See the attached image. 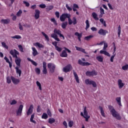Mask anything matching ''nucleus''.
<instances>
[{
  "label": "nucleus",
  "instance_id": "48",
  "mask_svg": "<svg viewBox=\"0 0 128 128\" xmlns=\"http://www.w3.org/2000/svg\"><path fill=\"white\" fill-rule=\"evenodd\" d=\"M17 103H18V102H16V100H13L10 102V104L11 106H14V104H16Z\"/></svg>",
  "mask_w": 128,
  "mask_h": 128
},
{
  "label": "nucleus",
  "instance_id": "61",
  "mask_svg": "<svg viewBox=\"0 0 128 128\" xmlns=\"http://www.w3.org/2000/svg\"><path fill=\"white\" fill-rule=\"evenodd\" d=\"M100 12L101 14H104V8H100Z\"/></svg>",
  "mask_w": 128,
  "mask_h": 128
},
{
  "label": "nucleus",
  "instance_id": "29",
  "mask_svg": "<svg viewBox=\"0 0 128 128\" xmlns=\"http://www.w3.org/2000/svg\"><path fill=\"white\" fill-rule=\"evenodd\" d=\"M15 69L16 70V74H18L19 75V76H22V70H20V67L16 66L15 68Z\"/></svg>",
  "mask_w": 128,
  "mask_h": 128
},
{
  "label": "nucleus",
  "instance_id": "12",
  "mask_svg": "<svg viewBox=\"0 0 128 128\" xmlns=\"http://www.w3.org/2000/svg\"><path fill=\"white\" fill-rule=\"evenodd\" d=\"M42 72L44 74H48V70L46 69V62H42Z\"/></svg>",
  "mask_w": 128,
  "mask_h": 128
},
{
  "label": "nucleus",
  "instance_id": "51",
  "mask_svg": "<svg viewBox=\"0 0 128 128\" xmlns=\"http://www.w3.org/2000/svg\"><path fill=\"white\" fill-rule=\"evenodd\" d=\"M18 48L21 52H24V48L22 45H18Z\"/></svg>",
  "mask_w": 128,
  "mask_h": 128
},
{
  "label": "nucleus",
  "instance_id": "58",
  "mask_svg": "<svg viewBox=\"0 0 128 128\" xmlns=\"http://www.w3.org/2000/svg\"><path fill=\"white\" fill-rule=\"evenodd\" d=\"M114 56H116V54L110 57V60L111 62H114Z\"/></svg>",
  "mask_w": 128,
  "mask_h": 128
},
{
  "label": "nucleus",
  "instance_id": "21",
  "mask_svg": "<svg viewBox=\"0 0 128 128\" xmlns=\"http://www.w3.org/2000/svg\"><path fill=\"white\" fill-rule=\"evenodd\" d=\"M75 48L76 50H78V52H84V54H86V50L78 46H76Z\"/></svg>",
  "mask_w": 128,
  "mask_h": 128
},
{
  "label": "nucleus",
  "instance_id": "23",
  "mask_svg": "<svg viewBox=\"0 0 128 128\" xmlns=\"http://www.w3.org/2000/svg\"><path fill=\"white\" fill-rule=\"evenodd\" d=\"M116 100L117 102V104L120 106H122V98L120 97L116 98Z\"/></svg>",
  "mask_w": 128,
  "mask_h": 128
},
{
  "label": "nucleus",
  "instance_id": "11",
  "mask_svg": "<svg viewBox=\"0 0 128 128\" xmlns=\"http://www.w3.org/2000/svg\"><path fill=\"white\" fill-rule=\"evenodd\" d=\"M98 34H100V36H106V34H108V31L106 30H104L102 28H100L98 32Z\"/></svg>",
  "mask_w": 128,
  "mask_h": 128
},
{
  "label": "nucleus",
  "instance_id": "60",
  "mask_svg": "<svg viewBox=\"0 0 128 128\" xmlns=\"http://www.w3.org/2000/svg\"><path fill=\"white\" fill-rule=\"evenodd\" d=\"M84 64L83 66H91L92 64L88 62H84Z\"/></svg>",
  "mask_w": 128,
  "mask_h": 128
},
{
  "label": "nucleus",
  "instance_id": "13",
  "mask_svg": "<svg viewBox=\"0 0 128 128\" xmlns=\"http://www.w3.org/2000/svg\"><path fill=\"white\" fill-rule=\"evenodd\" d=\"M22 108H24V105L20 104L19 106L18 110L16 112L17 116H22Z\"/></svg>",
  "mask_w": 128,
  "mask_h": 128
},
{
  "label": "nucleus",
  "instance_id": "64",
  "mask_svg": "<svg viewBox=\"0 0 128 128\" xmlns=\"http://www.w3.org/2000/svg\"><path fill=\"white\" fill-rule=\"evenodd\" d=\"M63 125H64L66 128H68V123H66V122L64 121L63 122Z\"/></svg>",
  "mask_w": 128,
  "mask_h": 128
},
{
  "label": "nucleus",
  "instance_id": "18",
  "mask_svg": "<svg viewBox=\"0 0 128 128\" xmlns=\"http://www.w3.org/2000/svg\"><path fill=\"white\" fill-rule=\"evenodd\" d=\"M118 82L119 88H122L124 86V84L122 82V80L120 79H119L118 81Z\"/></svg>",
  "mask_w": 128,
  "mask_h": 128
},
{
  "label": "nucleus",
  "instance_id": "43",
  "mask_svg": "<svg viewBox=\"0 0 128 128\" xmlns=\"http://www.w3.org/2000/svg\"><path fill=\"white\" fill-rule=\"evenodd\" d=\"M55 49L57 50V52H60L62 50V48L60 47H58V46L55 47Z\"/></svg>",
  "mask_w": 128,
  "mask_h": 128
},
{
  "label": "nucleus",
  "instance_id": "41",
  "mask_svg": "<svg viewBox=\"0 0 128 128\" xmlns=\"http://www.w3.org/2000/svg\"><path fill=\"white\" fill-rule=\"evenodd\" d=\"M86 30H88V28H90V22H88V20H86Z\"/></svg>",
  "mask_w": 128,
  "mask_h": 128
},
{
  "label": "nucleus",
  "instance_id": "5",
  "mask_svg": "<svg viewBox=\"0 0 128 128\" xmlns=\"http://www.w3.org/2000/svg\"><path fill=\"white\" fill-rule=\"evenodd\" d=\"M73 20V22H72ZM72 20L70 18V15L68 18V22L70 26H72V24H78V22L76 21V17H74Z\"/></svg>",
  "mask_w": 128,
  "mask_h": 128
},
{
  "label": "nucleus",
  "instance_id": "46",
  "mask_svg": "<svg viewBox=\"0 0 128 128\" xmlns=\"http://www.w3.org/2000/svg\"><path fill=\"white\" fill-rule=\"evenodd\" d=\"M36 84L39 88V90H42V84H40V82L38 81H36Z\"/></svg>",
  "mask_w": 128,
  "mask_h": 128
},
{
  "label": "nucleus",
  "instance_id": "36",
  "mask_svg": "<svg viewBox=\"0 0 128 128\" xmlns=\"http://www.w3.org/2000/svg\"><path fill=\"white\" fill-rule=\"evenodd\" d=\"M42 36H44L47 42H50V38H48V36L46 34V33H44V32H42Z\"/></svg>",
  "mask_w": 128,
  "mask_h": 128
},
{
  "label": "nucleus",
  "instance_id": "8",
  "mask_svg": "<svg viewBox=\"0 0 128 128\" xmlns=\"http://www.w3.org/2000/svg\"><path fill=\"white\" fill-rule=\"evenodd\" d=\"M48 68L50 70L51 74H54V70H56V66L52 64V63H48Z\"/></svg>",
  "mask_w": 128,
  "mask_h": 128
},
{
  "label": "nucleus",
  "instance_id": "2",
  "mask_svg": "<svg viewBox=\"0 0 128 128\" xmlns=\"http://www.w3.org/2000/svg\"><path fill=\"white\" fill-rule=\"evenodd\" d=\"M108 108H109L112 116L114 118H116V120H121L122 118L120 117V114H118L116 111V110H114V106H108Z\"/></svg>",
  "mask_w": 128,
  "mask_h": 128
},
{
  "label": "nucleus",
  "instance_id": "35",
  "mask_svg": "<svg viewBox=\"0 0 128 128\" xmlns=\"http://www.w3.org/2000/svg\"><path fill=\"white\" fill-rule=\"evenodd\" d=\"M56 122V120L54 118H50L48 119V124H52L54 122Z\"/></svg>",
  "mask_w": 128,
  "mask_h": 128
},
{
  "label": "nucleus",
  "instance_id": "49",
  "mask_svg": "<svg viewBox=\"0 0 128 128\" xmlns=\"http://www.w3.org/2000/svg\"><path fill=\"white\" fill-rule=\"evenodd\" d=\"M51 22H54L55 26H58V22H56V19L54 18H51Z\"/></svg>",
  "mask_w": 128,
  "mask_h": 128
},
{
  "label": "nucleus",
  "instance_id": "33",
  "mask_svg": "<svg viewBox=\"0 0 128 128\" xmlns=\"http://www.w3.org/2000/svg\"><path fill=\"white\" fill-rule=\"evenodd\" d=\"M27 60L29 62H30L33 66H38V63H36V62H34V60L30 59V58H28Z\"/></svg>",
  "mask_w": 128,
  "mask_h": 128
},
{
  "label": "nucleus",
  "instance_id": "30",
  "mask_svg": "<svg viewBox=\"0 0 128 128\" xmlns=\"http://www.w3.org/2000/svg\"><path fill=\"white\" fill-rule=\"evenodd\" d=\"M96 59L100 62H104V57L102 56H98L96 57Z\"/></svg>",
  "mask_w": 128,
  "mask_h": 128
},
{
  "label": "nucleus",
  "instance_id": "53",
  "mask_svg": "<svg viewBox=\"0 0 128 128\" xmlns=\"http://www.w3.org/2000/svg\"><path fill=\"white\" fill-rule=\"evenodd\" d=\"M68 124V126H70V128H72V126H74V122H72V121L69 122Z\"/></svg>",
  "mask_w": 128,
  "mask_h": 128
},
{
  "label": "nucleus",
  "instance_id": "10",
  "mask_svg": "<svg viewBox=\"0 0 128 128\" xmlns=\"http://www.w3.org/2000/svg\"><path fill=\"white\" fill-rule=\"evenodd\" d=\"M72 68V66L70 64H68L63 68V72H68Z\"/></svg>",
  "mask_w": 128,
  "mask_h": 128
},
{
  "label": "nucleus",
  "instance_id": "44",
  "mask_svg": "<svg viewBox=\"0 0 128 128\" xmlns=\"http://www.w3.org/2000/svg\"><path fill=\"white\" fill-rule=\"evenodd\" d=\"M35 72L37 74H40V68H35Z\"/></svg>",
  "mask_w": 128,
  "mask_h": 128
},
{
  "label": "nucleus",
  "instance_id": "42",
  "mask_svg": "<svg viewBox=\"0 0 128 128\" xmlns=\"http://www.w3.org/2000/svg\"><path fill=\"white\" fill-rule=\"evenodd\" d=\"M48 118V114H46V113H43L42 116V118H44V120H46Z\"/></svg>",
  "mask_w": 128,
  "mask_h": 128
},
{
  "label": "nucleus",
  "instance_id": "39",
  "mask_svg": "<svg viewBox=\"0 0 128 128\" xmlns=\"http://www.w3.org/2000/svg\"><path fill=\"white\" fill-rule=\"evenodd\" d=\"M94 38V36L90 35L88 36H85L84 40H90V38Z\"/></svg>",
  "mask_w": 128,
  "mask_h": 128
},
{
  "label": "nucleus",
  "instance_id": "54",
  "mask_svg": "<svg viewBox=\"0 0 128 128\" xmlns=\"http://www.w3.org/2000/svg\"><path fill=\"white\" fill-rule=\"evenodd\" d=\"M66 6L67 10H68L69 12H71V10H72V8L70 7L68 4H66Z\"/></svg>",
  "mask_w": 128,
  "mask_h": 128
},
{
  "label": "nucleus",
  "instance_id": "28",
  "mask_svg": "<svg viewBox=\"0 0 128 128\" xmlns=\"http://www.w3.org/2000/svg\"><path fill=\"white\" fill-rule=\"evenodd\" d=\"M99 109L100 110L101 116H103V118H106V115L104 114V110L102 107V106H99Z\"/></svg>",
  "mask_w": 128,
  "mask_h": 128
},
{
  "label": "nucleus",
  "instance_id": "63",
  "mask_svg": "<svg viewBox=\"0 0 128 128\" xmlns=\"http://www.w3.org/2000/svg\"><path fill=\"white\" fill-rule=\"evenodd\" d=\"M55 16H56L58 18H60V12H55Z\"/></svg>",
  "mask_w": 128,
  "mask_h": 128
},
{
  "label": "nucleus",
  "instance_id": "4",
  "mask_svg": "<svg viewBox=\"0 0 128 128\" xmlns=\"http://www.w3.org/2000/svg\"><path fill=\"white\" fill-rule=\"evenodd\" d=\"M10 54L12 56V58H18V56L20 54V52L16 50H10Z\"/></svg>",
  "mask_w": 128,
  "mask_h": 128
},
{
  "label": "nucleus",
  "instance_id": "22",
  "mask_svg": "<svg viewBox=\"0 0 128 128\" xmlns=\"http://www.w3.org/2000/svg\"><path fill=\"white\" fill-rule=\"evenodd\" d=\"M61 58H68V53L66 50H63L61 54H60Z\"/></svg>",
  "mask_w": 128,
  "mask_h": 128
},
{
  "label": "nucleus",
  "instance_id": "59",
  "mask_svg": "<svg viewBox=\"0 0 128 128\" xmlns=\"http://www.w3.org/2000/svg\"><path fill=\"white\" fill-rule=\"evenodd\" d=\"M23 3L25 4L26 6H27L28 8L30 6V3H28V2L23 1Z\"/></svg>",
  "mask_w": 128,
  "mask_h": 128
},
{
  "label": "nucleus",
  "instance_id": "9",
  "mask_svg": "<svg viewBox=\"0 0 128 128\" xmlns=\"http://www.w3.org/2000/svg\"><path fill=\"white\" fill-rule=\"evenodd\" d=\"M70 14L66 13L62 14V16H60V20L61 22H64L66 18H70Z\"/></svg>",
  "mask_w": 128,
  "mask_h": 128
},
{
  "label": "nucleus",
  "instance_id": "1",
  "mask_svg": "<svg viewBox=\"0 0 128 128\" xmlns=\"http://www.w3.org/2000/svg\"><path fill=\"white\" fill-rule=\"evenodd\" d=\"M57 34H58L60 38H62V40H64V34H62V31L56 28L54 30V34H51V38H54V40L57 42H60V40L58 38Z\"/></svg>",
  "mask_w": 128,
  "mask_h": 128
},
{
  "label": "nucleus",
  "instance_id": "31",
  "mask_svg": "<svg viewBox=\"0 0 128 128\" xmlns=\"http://www.w3.org/2000/svg\"><path fill=\"white\" fill-rule=\"evenodd\" d=\"M34 46H38V48H44V45H42V44H40V42H36L34 44Z\"/></svg>",
  "mask_w": 128,
  "mask_h": 128
},
{
  "label": "nucleus",
  "instance_id": "17",
  "mask_svg": "<svg viewBox=\"0 0 128 128\" xmlns=\"http://www.w3.org/2000/svg\"><path fill=\"white\" fill-rule=\"evenodd\" d=\"M20 62H22V60L20 58L17 57V58H16L15 59V62L17 66L20 67Z\"/></svg>",
  "mask_w": 128,
  "mask_h": 128
},
{
  "label": "nucleus",
  "instance_id": "25",
  "mask_svg": "<svg viewBox=\"0 0 128 128\" xmlns=\"http://www.w3.org/2000/svg\"><path fill=\"white\" fill-rule=\"evenodd\" d=\"M100 52L101 54H104L105 56H110V53H108L106 50H100Z\"/></svg>",
  "mask_w": 128,
  "mask_h": 128
},
{
  "label": "nucleus",
  "instance_id": "47",
  "mask_svg": "<svg viewBox=\"0 0 128 128\" xmlns=\"http://www.w3.org/2000/svg\"><path fill=\"white\" fill-rule=\"evenodd\" d=\"M2 46H3V48H6V50H8V46L6 44V42H2Z\"/></svg>",
  "mask_w": 128,
  "mask_h": 128
},
{
  "label": "nucleus",
  "instance_id": "7",
  "mask_svg": "<svg viewBox=\"0 0 128 128\" xmlns=\"http://www.w3.org/2000/svg\"><path fill=\"white\" fill-rule=\"evenodd\" d=\"M86 76H97L98 75V72L96 71L95 70H92V71H87L86 72Z\"/></svg>",
  "mask_w": 128,
  "mask_h": 128
},
{
  "label": "nucleus",
  "instance_id": "14",
  "mask_svg": "<svg viewBox=\"0 0 128 128\" xmlns=\"http://www.w3.org/2000/svg\"><path fill=\"white\" fill-rule=\"evenodd\" d=\"M33 110H34V105L31 104L26 112L27 116H30V114H32Z\"/></svg>",
  "mask_w": 128,
  "mask_h": 128
},
{
  "label": "nucleus",
  "instance_id": "45",
  "mask_svg": "<svg viewBox=\"0 0 128 128\" xmlns=\"http://www.w3.org/2000/svg\"><path fill=\"white\" fill-rule=\"evenodd\" d=\"M66 26H68V22H63L62 24V28H66Z\"/></svg>",
  "mask_w": 128,
  "mask_h": 128
},
{
  "label": "nucleus",
  "instance_id": "24",
  "mask_svg": "<svg viewBox=\"0 0 128 128\" xmlns=\"http://www.w3.org/2000/svg\"><path fill=\"white\" fill-rule=\"evenodd\" d=\"M32 50L33 56H38V50H36V48L32 47Z\"/></svg>",
  "mask_w": 128,
  "mask_h": 128
},
{
  "label": "nucleus",
  "instance_id": "50",
  "mask_svg": "<svg viewBox=\"0 0 128 128\" xmlns=\"http://www.w3.org/2000/svg\"><path fill=\"white\" fill-rule=\"evenodd\" d=\"M128 64H126L122 66V70H128Z\"/></svg>",
  "mask_w": 128,
  "mask_h": 128
},
{
  "label": "nucleus",
  "instance_id": "32",
  "mask_svg": "<svg viewBox=\"0 0 128 128\" xmlns=\"http://www.w3.org/2000/svg\"><path fill=\"white\" fill-rule=\"evenodd\" d=\"M92 18H94V20H98V14H96V13L94 12L92 13Z\"/></svg>",
  "mask_w": 128,
  "mask_h": 128
},
{
  "label": "nucleus",
  "instance_id": "34",
  "mask_svg": "<svg viewBox=\"0 0 128 128\" xmlns=\"http://www.w3.org/2000/svg\"><path fill=\"white\" fill-rule=\"evenodd\" d=\"M54 6L51 5V6H48L46 8V10L47 12H50V10H54Z\"/></svg>",
  "mask_w": 128,
  "mask_h": 128
},
{
  "label": "nucleus",
  "instance_id": "26",
  "mask_svg": "<svg viewBox=\"0 0 128 128\" xmlns=\"http://www.w3.org/2000/svg\"><path fill=\"white\" fill-rule=\"evenodd\" d=\"M73 72L76 82H78V84H80V80L78 79V74L74 72V70H73Z\"/></svg>",
  "mask_w": 128,
  "mask_h": 128
},
{
  "label": "nucleus",
  "instance_id": "16",
  "mask_svg": "<svg viewBox=\"0 0 128 128\" xmlns=\"http://www.w3.org/2000/svg\"><path fill=\"white\" fill-rule=\"evenodd\" d=\"M11 80H12L13 84H20V79H16V78H14V77L12 76Z\"/></svg>",
  "mask_w": 128,
  "mask_h": 128
},
{
  "label": "nucleus",
  "instance_id": "55",
  "mask_svg": "<svg viewBox=\"0 0 128 128\" xmlns=\"http://www.w3.org/2000/svg\"><path fill=\"white\" fill-rule=\"evenodd\" d=\"M107 48H108V43H104V46L102 50H106Z\"/></svg>",
  "mask_w": 128,
  "mask_h": 128
},
{
  "label": "nucleus",
  "instance_id": "37",
  "mask_svg": "<svg viewBox=\"0 0 128 128\" xmlns=\"http://www.w3.org/2000/svg\"><path fill=\"white\" fill-rule=\"evenodd\" d=\"M34 114H32L30 118V122H33V124H36V120H34Z\"/></svg>",
  "mask_w": 128,
  "mask_h": 128
},
{
  "label": "nucleus",
  "instance_id": "57",
  "mask_svg": "<svg viewBox=\"0 0 128 128\" xmlns=\"http://www.w3.org/2000/svg\"><path fill=\"white\" fill-rule=\"evenodd\" d=\"M78 64H80V66H84V62H83L82 61V60H78Z\"/></svg>",
  "mask_w": 128,
  "mask_h": 128
},
{
  "label": "nucleus",
  "instance_id": "56",
  "mask_svg": "<svg viewBox=\"0 0 128 128\" xmlns=\"http://www.w3.org/2000/svg\"><path fill=\"white\" fill-rule=\"evenodd\" d=\"M39 6L40 8H46V6L45 4H40Z\"/></svg>",
  "mask_w": 128,
  "mask_h": 128
},
{
  "label": "nucleus",
  "instance_id": "15",
  "mask_svg": "<svg viewBox=\"0 0 128 128\" xmlns=\"http://www.w3.org/2000/svg\"><path fill=\"white\" fill-rule=\"evenodd\" d=\"M40 11L38 10H35L34 18L36 20L40 18Z\"/></svg>",
  "mask_w": 128,
  "mask_h": 128
},
{
  "label": "nucleus",
  "instance_id": "27",
  "mask_svg": "<svg viewBox=\"0 0 128 128\" xmlns=\"http://www.w3.org/2000/svg\"><path fill=\"white\" fill-rule=\"evenodd\" d=\"M4 60H5L6 61V62H8V64H9V66L10 68H12V63L10 62V60H8L6 56H5L4 58Z\"/></svg>",
  "mask_w": 128,
  "mask_h": 128
},
{
  "label": "nucleus",
  "instance_id": "62",
  "mask_svg": "<svg viewBox=\"0 0 128 128\" xmlns=\"http://www.w3.org/2000/svg\"><path fill=\"white\" fill-rule=\"evenodd\" d=\"M47 114L49 116H52V112H50V109H48L47 110Z\"/></svg>",
  "mask_w": 128,
  "mask_h": 128
},
{
  "label": "nucleus",
  "instance_id": "3",
  "mask_svg": "<svg viewBox=\"0 0 128 128\" xmlns=\"http://www.w3.org/2000/svg\"><path fill=\"white\" fill-rule=\"evenodd\" d=\"M80 114L81 116H83V118H85L86 122H88V119L90 118V116L88 115V110H86V106L84 108V113L81 112Z\"/></svg>",
  "mask_w": 128,
  "mask_h": 128
},
{
  "label": "nucleus",
  "instance_id": "38",
  "mask_svg": "<svg viewBox=\"0 0 128 128\" xmlns=\"http://www.w3.org/2000/svg\"><path fill=\"white\" fill-rule=\"evenodd\" d=\"M120 32H122V28H120V25H119L118 30V37L119 38H120Z\"/></svg>",
  "mask_w": 128,
  "mask_h": 128
},
{
  "label": "nucleus",
  "instance_id": "40",
  "mask_svg": "<svg viewBox=\"0 0 128 128\" xmlns=\"http://www.w3.org/2000/svg\"><path fill=\"white\" fill-rule=\"evenodd\" d=\"M11 38H16V40H20L22 38V36L20 35H16L15 36H11Z\"/></svg>",
  "mask_w": 128,
  "mask_h": 128
},
{
  "label": "nucleus",
  "instance_id": "52",
  "mask_svg": "<svg viewBox=\"0 0 128 128\" xmlns=\"http://www.w3.org/2000/svg\"><path fill=\"white\" fill-rule=\"evenodd\" d=\"M22 14V10H19V11L16 14L17 16H20Z\"/></svg>",
  "mask_w": 128,
  "mask_h": 128
},
{
  "label": "nucleus",
  "instance_id": "6",
  "mask_svg": "<svg viewBox=\"0 0 128 128\" xmlns=\"http://www.w3.org/2000/svg\"><path fill=\"white\" fill-rule=\"evenodd\" d=\"M85 84H92L93 88H96L97 84L96 83L94 80H90L89 79H86L85 80Z\"/></svg>",
  "mask_w": 128,
  "mask_h": 128
},
{
  "label": "nucleus",
  "instance_id": "19",
  "mask_svg": "<svg viewBox=\"0 0 128 128\" xmlns=\"http://www.w3.org/2000/svg\"><path fill=\"white\" fill-rule=\"evenodd\" d=\"M74 36H78V40L79 42H82V33H78V32H76L74 33Z\"/></svg>",
  "mask_w": 128,
  "mask_h": 128
},
{
  "label": "nucleus",
  "instance_id": "20",
  "mask_svg": "<svg viewBox=\"0 0 128 128\" xmlns=\"http://www.w3.org/2000/svg\"><path fill=\"white\" fill-rule=\"evenodd\" d=\"M10 22V20L8 18L1 20V22L2 24H8Z\"/></svg>",
  "mask_w": 128,
  "mask_h": 128
}]
</instances>
